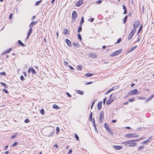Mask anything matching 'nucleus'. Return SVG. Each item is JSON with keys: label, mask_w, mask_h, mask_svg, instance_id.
<instances>
[{"label": "nucleus", "mask_w": 154, "mask_h": 154, "mask_svg": "<svg viewBox=\"0 0 154 154\" xmlns=\"http://www.w3.org/2000/svg\"><path fill=\"white\" fill-rule=\"evenodd\" d=\"M125 145L130 147L134 146L137 145V143H133L132 140L122 142Z\"/></svg>", "instance_id": "f257e3e1"}, {"label": "nucleus", "mask_w": 154, "mask_h": 154, "mask_svg": "<svg viewBox=\"0 0 154 154\" xmlns=\"http://www.w3.org/2000/svg\"><path fill=\"white\" fill-rule=\"evenodd\" d=\"M138 91L137 89H134L132 90L131 91L128 93V94L130 95H136L137 94L139 93V92L138 93H137L138 92Z\"/></svg>", "instance_id": "f03ea898"}, {"label": "nucleus", "mask_w": 154, "mask_h": 154, "mask_svg": "<svg viewBox=\"0 0 154 154\" xmlns=\"http://www.w3.org/2000/svg\"><path fill=\"white\" fill-rule=\"evenodd\" d=\"M136 30H135L134 29H132L131 30L128 36V40H130L132 38V37L134 34Z\"/></svg>", "instance_id": "7ed1b4c3"}, {"label": "nucleus", "mask_w": 154, "mask_h": 154, "mask_svg": "<svg viewBox=\"0 0 154 154\" xmlns=\"http://www.w3.org/2000/svg\"><path fill=\"white\" fill-rule=\"evenodd\" d=\"M122 49H120L119 50H118L112 53L111 54L110 56H111L113 57L116 56L119 54H120L122 51Z\"/></svg>", "instance_id": "20e7f679"}, {"label": "nucleus", "mask_w": 154, "mask_h": 154, "mask_svg": "<svg viewBox=\"0 0 154 154\" xmlns=\"http://www.w3.org/2000/svg\"><path fill=\"white\" fill-rule=\"evenodd\" d=\"M140 24V22L137 20L134 23L133 25L134 28L133 29H134L135 30H136V29L138 26Z\"/></svg>", "instance_id": "39448f33"}, {"label": "nucleus", "mask_w": 154, "mask_h": 154, "mask_svg": "<svg viewBox=\"0 0 154 154\" xmlns=\"http://www.w3.org/2000/svg\"><path fill=\"white\" fill-rule=\"evenodd\" d=\"M104 112L102 111L101 112V113L100 114V122H103V121L104 119Z\"/></svg>", "instance_id": "423d86ee"}, {"label": "nucleus", "mask_w": 154, "mask_h": 154, "mask_svg": "<svg viewBox=\"0 0 154 154\" xmlns=\"http://www.w3.org/2000/svg\"><path fill=\"white\" fill-rule=\"evenodd\" d=\"M72 19L74 20H75L76 18L77 17V12L76 11H73L72 14Z\"/></svg>", "instance_id": "0eeeda50"}, {"label": "nucleus", "mask_w": 154, "mask_h": 154, "mask_svg": "<svg viewBox=\"0 0 154 154\" xmlns=\"http://www.w3.org/2000/svg\"><path fill=\"white\" fill-rule=\"evenodd\" d=\"M83 2V1L82 0H80L78 1L75 4V6L76 7L80 6Z\"/></svg>", "instance_id": "6e6552de"}, {"label": "nucleus", "mask_w": 154, "mask_h": 154, "mask_svg": "<svg viewBox=\"0 0 154 154\" xmlns=\"http://www.w3.org/2000/svg\"><path fill=\"white\" fill-rule=\"evenodd\" d=\"M32 32V28H30L28 31V33L27 34V36L26 37V39H28L31 33Z\"/></svg>", "instance_id": "1a4fd4ad"}, {"label": "nucleus", "mask_w": 154, "mask_h": 154, "mask_svg": "<svg viewBox=\"0 0 154 154\" xmlns=\"http://www.w3.org/2000/svg\"><path fill=\"white\" fill-rule=\"evenodd\" d=\"M113 147L116 150H119L122 148L123 147L122 146L114 145Z\"/></svg>", "instance_id": "9d476101"}, {"label": "nucleus", "mask_w": 154, "mask_h": 154, "mask_svg": "<svg viewBox=\"0 0 154 154\" xmlns=\"http://www.w3.org/2000/svg\"><path fill=\"white\" fill-rule=\"evenodd\" d=\"M102 101L99 102L97 104V109L99 111L102 108Z\"/></svg>", "instance_id": "9b49d317"}, {"label": "nucleus", "mask_w": 154, "mask_h": 154, "mask_svg": "<svg viewBox=\"0 0 154 154\" xmlns=\"http://www.w3.org/2000/svg\"><path fill=\"white\" fill-rule=\"evenodd\" d=\"M37 22L38 21H37L35 22H34V21H32L29 25V28H32V27L34 26V25L37 23Z\"/></svg>", "instance_id": "f8f14e48"}, {"label": "nucleus", "mask_w": 154, "mask_h": 154, "mask_svg": "<svg viewBox=\"0 0 154 154\" xmlns=\"http://www.w3.org/2000/svg\"><path fill=\"white\" fill-rule=\"evenodd\" d=\"M65 41L67 43L69 47H71L72 46L70 41L67 38H66L65 39Z\"/></svg>", "instance_id": "ddd939ff"}, {"label": "nucleus", "mask_w": 154, "mask_h": 154, "mask_svg": "<svg viewBox=\"0 0 154 154\" xmlns=\"http://www.w3.org/2000/svg\"><path fill=\"white\" fill-rule=\"evenodd\" d=\"M50 130L51 131V133L49 134L48 136L51 137L53 135L55 132V130L53 128H51Z\"/></svg>", "instance_id": "4468645a"}, {"label": "nucleus", "mask_w": 154, "mask_h": 154, "mask_svg": "<svg viewBox=\"0 0 154 154\" xmlns=\"http://www.w3.org/2000/svg\"><path fill=\"white\" fill-rule=\"evenodd\" d=\"M75 91L77 93H78L80 95H82L84 94V92L82 91H81V90H75Z\"/></svg>", "instance_id": "2eb2a0df"}, {"label": "nucleus", "mask_w": 154, "mask_h": 154, "mask_svg": "<svg viewBox=\"0 0 154 154\" xmlns=\"http://www.w3.org/2000/svg\"><path fill=\"white\" fill-rule=\"evenodd\" d=\"M133 136V134H127L125 135V137H127L131 138Z\"/></svg>", "instance_id": "dca6fc26"}, {"label": "nucleus", "mask_w": 154, "mask_h": 154, "mask_svg": "<svg viewBox=\"0 0 154 154\" xmlns=\"http://www.w3.org/2000/svg\"><path fill=\"white\" fill-rule=\"evenodd\" d=\"M92 122L93 123V125L94 126V128L95 129V130L97 131V128H96V124H95V123L94 119V118H93V119Z\"/></svg>", "instance_id": "f3484780"}, {"label": "nucleus", "mask_w": 154, "mask_h": 154, "mask_svg": "<svg viewBox=\"0 0 154 154\" xmlns=\"http://www.w3.org/2000/svg\"><path fill=\"white\" fill-rule=\"evenodd\" d=\"M137 46H135L132 47L131 49H130L128 51V52L129 53L130 52L132 51H133L137 47Z\"/></svg>", "instance_id": "a211bd4d"}, {"label": "nucleus", "mask_w": 154, "mask_h": 154, "mask_svg": "<svg viewBox=\"0 0 154 154\" xmlns=\"http://www.w3.org/2000/svg\"><path fill=\"white\" fill-rule=\"evenodd\" d=\"M94 74L92 73H86L85 74V75L87 77H90L92 76Z\"/></svg>", "instance_id": "6ab92c4d"}, {"label": "nucleus", "mask_w": 154, "mask_h": 154, "mask_svg": "<svg viewBox=\"0 0 154 154\" xmlns=\"http://www.w3.org/2000/svg\"><path fill=\"white\" fill-rule=\"evenodd\" d=\"M18 43L19 45H21L22 47H24L25 46V45L24 44H23L22 42L20 40H18Z\"/></svg>", "instance_id": "aec40b11"}, {"label": "nucleus", "mask_w": 154, "mask_h": 154, "mask_svg": "<svg viewBox=\"0 0 154 154\" xmlns=\"http://www.w3.org/2000/svg\"><path fill=\"white\" fill-rule=\"evenodd\" d=\"M112 101L113 100H112L111 99H110L107 101L106 103V104L107 105H109Z\"/></svg>", "instance_id": "412c9836"}, {"label": "nucleus", "mask_w": 154, "mask_h": 154, "mask_svg": "<svg viewBox=\"0 0 154 154\" xmlns=\"http://www.w3.org/2000/svg\"><path fill=\"white\" fill-rule=\"evenodd\" d=\"M53 108L56 109H60V107L56 104L53 105Z\"/></svg>", "instance_id": "4be33fe9"}, {"label": "nucleus", "mask_w": 154, "mask_h": 154, "mask_svg": "<svg viewBox=\"0 0 154 154\" xmlns=\"http://www.w3.org/2000/svg\"><path fill=\"white\" fill-rule=\"evenodd\" d=\"M90 57L93 58H95L96 57V56L95 54L92 53L90 54Z\"/></svg>", "instance_id": "5701e85b"}, {"label": "nucleus", "mask_w": 154, "mask_h": 154, "mask_svg": "<svg viewBox=\"0 0 154 154\" xmlns=\"http://www.w3.org/2000/svg\"><path fill=\"white\" fill-rule=\"evenodd\" d=\"M0 84L2 85H3L5 88H8V86L6 85V84L5 83H3L2 82H1Z\"/></svg>", "instance_id": "b1692460"}, {"label": "nucleus", "mask_w": 154, "mask_h": 154, "mask_svg": "<svg viewBox=\"0 0 154 154\" xmlns=\"http://www.w3.org/2000/svg\"><path fill=\"white\" fill-rule=\"evenodd\" d=\"M63 33L64 35H67L69 34V31L67 29H65Z\"/></svg>", "instance_id": "393cba45"}, {"label": "nucleus", "mask_w": 154, "mask_h": 154, "mask_svg": "<svg viewBox=\"0 0 154 154\" xmlns=\"http://www.w3.org/2000/svg\"><path fill=\"white\" fill-rule=\"evenodd\" d=\"M107 131L109 132L111 135H114L113 132L109 128H108V129H107Z\"/></svg>", "instance_id": "a878e982"}, {"label": "nucleus", "mask_w": 154, "mask_h": 154, "mask_svg": "<svg viewBox=\"0 0 154 154\" xmlns=\"http://www.w3.org/2000/svg\"><path fill=\"white\" fill-rule=\"evenodd\" d=\"M12 50V49L11 48H10L9 49L6 50L5 51H4V54H6V53H8L11 50Z\"/></svg>", "instance_id": "bb28decb"}, {"label": "nucleus", "mask_w": 154, "mask_h": 154, "mask_svg": "<svg viewBox=\"0 0 154 154\" xmlns=\"http://www.w3.org/2000/svg\"><path fill=\"white\" fill-rule=\"evenodd\" d=\"M144 148V146H140L137 149L138 151Z\"/></svg>", "instance_id": "cd10ccee"}, {"label": "nucleus", "mask_w": 154, "mask_h": 154, "mask_svg": "<svg viewBox=\"0 0 154 154\" xmlns=\"http://www.w3.org/2000/svg\"><path fill=\"white\" fill-rule=\"evenodd\" d=\"M92 114H93L92 112H91L90 114V116H89V119H90V121H92V120H93V119H92Z\"/></svg>", "instance_id": "c85d7f7f"}, {"label": "nucleus", "mask_w": 154, "mask_h": 154, "mask_svg": "<svg viewBox=\"0 0 154 154\" xmlns=\"http://www.w3.org/2000/svg\"><path fill=\"white\" fill-rule=\"evenodd\" d=\"M81 25H80V26H79V27L78 29V32H80L82 30V27L81 26Z\"/></svg>", "instance_id": "c756f323"}, {"label": "nucleus", "mask_w": 154, "mask_h": 154, "mask_svg": "<svg viewBox=\"0 0 154 154\" xmlns=\"http://www.w3.org/2000/svg\"><path fill=\"white\" fill-rule=\"evenodd\" d=\"M127 17H128L126 15L124 17V18H123V20H124L123 21V23H125L126 22V20H127Z\"/></svg>", "instance_id": "7c9ffc66"}, {"label": "nucleus", "mask_w": 154, "mask_h": 154, "mask_svg": "<svg viewBox=\"0 0 154 154\" xmlns=\"http://www.w3.org/2000/svg\"><path fill=\"white\" fill-rule=\"evenodd\" d=\"M84 17H82L81 18V20L80 23V25H82V24L84 23Z\"/></svg>", "instance_id": "2f4dec72"}, {"label": "nucleus", "mask_w": 154, "mask_h": 154, "mask_svg": "<svg viewBox=\"0 0 154 154\" xmlns=\"http://www.w3.org/2000/svg\"><path fill=\"white\" fill-rule=\"evenodd\" d=\"M112 94L110 96V97H111L110 99L112 100H113V101L115 99V98H116V96H114L112 97H112Z\"/></svg>", "instance_id": "473e14b6"}, {"label": "nucleus", "mask_w": 154, "mask_h": 154, "mask_svg": "<svg viewBox=\"0 0 154 154\" xmlns=\"http://www.w3.org/2000/svg\"><path fill=\"white\" fill-rule=\"evenodd\" d=\"M31 71L32 73L33 74H35L36 73L35 69L32 67L31 68Z\"/></svg>", "instance_id": "72a5a7b5"}, {"label": "nucleus", "mask_w": 154, "mask_h": 154, "mask_svg": "<svg viewBox=\"0 0 154 154\" xmlns=\"http://www.w3.org/2000/svg\"><path fill=\"white\" fill-rule=\"evenodd\" d=\"M75 139L77 140V141L79 140V138L78 136L76 134H75Z\"/></svg>", "instance_id": "f704fd0d"}, {"label": "nucleus", "mask_w": 154, "mask_h": 154, "mask_svg": "<svg viewBox=\"0 0 154 154\" xmlns=\"http://www.w3.org/2000/svg\"><path fill=\"white\" fill-rule=\"evenodd\" d=\"M142 26H141L139 28V30L137 32V35H138V34H139L140 32V31H141V30L142 28Z\"/></svg>", "instance_id": "c9c22d12"}, {"label": "nucleus", "mask_w": 154, "mask_h": 154, "mask_svg": "<svg viewBox=\"0 0 154 154\" xmlns=\"http://www.w3.org/2000/svg\"><path fill=\"white\" fill-rule=\"evenodd\" d=\"M104 126L106 128L107 130V129H108V128H109L108 125L106 123H105L104 125Z\"/></svg>", "instance_id": "e433bc0d"}, {"label": "nucleus", "mask_w": 154, "mask_h": 154, "mask_svg": "<svg viewBox=\"0 0 154 154\" xmlns=\"http://www.w3.org/2000/svg\"><path fill=\"white\" fill-rule=\"evenodd\" d=\"M18 144V143L17 142H14L12 145V146H13V147H14L15 146H17V145Z\"/></svg>", "instance_id": "4c0bfd02"}, {"label": "nucleus", "mask_w": 154, "mask_h": 154, "mask_svg": "<svg viewBox=\"0 0 154 154\" xmlns=\"http://www.w3.org/2000/svg\"><path fill=\"white\" fill-rule=\"evenodd\" d=\"M0 75H6V73L5 72H2L0 73Z\"/></svg>", "instance_id": "58836bf2"}, {"label": "nucleus", "mask_w": 154, "mask_h": 154, "mask_svg": "<svg viewBox=\"0 0 154 154\" xmlns=\"http://www.w3.org/2000/svg\"><path fill=\"white\" fill-rule=\"evenodd\" d=\"M141 140V138H139L138 139L134 140H132V141H133V142L134 143V142L138 141H140V140Z\"/></svg>", "instance_id": "ea45409f"}, {"label": "nucleus", "mask_w": 154, "mask_h": 154, "mask_svg": "<svg viewBox=\"0 0 154 154\" xmlns=\"http://www.w3.org/2000/svg\"><path fill=\"white\" fill-rule=\"evenodd\" d=\"M17 133H16L12 137L11 139H12L16 137H17Z\"/></svg>", "instance_id": "a19ab883"}, {"label": "nucleus", "mask_w": 154, "mask_h": 154, "mask_svg": "<svg viewBox=\"0 0 154 154\" xmlns=\"http://www.w3.org/2000/svg\"><path fill=\"white\" fill-rule=\"evenodd\" d=\"M40 112L42 114H44V110L43 109H41L40 111Z\"/></svg>", "instance_id": "79ce46f5"}, {"label": "nucleus", "mask_w": 154, "mask_h": 154, "mask_svg": "<svg viewBox=\"0 0 154 154\" xmlns=\"http://www.w3.org/2000/svg\"><path fill=\"white\" fill-rule=\"evenodd\" d=\"M40 3L39 1H37L35 2V6H38L39 5Z\"/></svg>", "instance_id": "37998d69"}, {"label": "nucleus", "mask_w": 154, "mask_h": 154, "mask_svg": "<svg viewBox=\"0 0 154 154\" xmlns=\"http://www.w3.org/2000/svg\"><path fill=\"white\" fill-rule=\"evenodd\" d=\"M78 37L79 39L81 40H82V37L80 34H78Z\"/></svg>", "instance_id": "c03bdc74"}, {"label": "nucleus", "mask_w": 154, "mask_h": 154, "mask_svg": "<svg viewBox=\"0 0 154 154\" xmlns=\"http://www.w3.org/2000/svg\"><path fill=\"white\" fill-rule=\"evenodd\" d=\"M151 140V137H149L147 140V143H148L149 142H150Z\"/></svg>", "instance_id": "a18cd8bd"}, {"label": "nucleus", "mask_w": 154, "mask_h": 154, "mask_svg": "<svg viewBox=\"0 0 154 154\" xmlns=\"http://www.w3.org/2000/svg\"><path fill=\"white\" fill-rule=\"evenodd\" d=\"M56 133H57L60 131V128L58 127H57L56 128Z\"/></svg>", "instance_id": "49530a36"}, {"label": "nucleus", "mask_w": 154, "mask_h": 154, "mask_svg": "<svg viewBox=\"0 0 154 154\" xmlns=\"http://www.w3.org/2000/svg\"><path fill=\"white\" fill-rule=\"evenodd\" d=\"M24 122L26 123H28L29 122V120L28 119H25Z\"/></svg>", "instance_id": "de8ad7c7"}, {"label": "nucleus", "mask_w": 154, "mask_h": 154, "mask_svg": "<svg viewBox=\"0 0 154 154\" xmlns=\"http://www.w3.org/2000/svg\"><path fill=\"white\" fill-rule=\"evenodd\" d=\"M121 41V38H120L118 39V40L117 41V43L118 44Z\"/></svg>", "instance_id": "09e8293b"}, {"label": "nucleus", "mask_w": 154, "mask_h": 154, "mask_svg": "<svg viewBox=\"0 0 154 154\" xmlns=\"http://www.w3.org/2000/svg\"><path fill=\"white\" fill-rule=\"evenodd\" d=\"M3 91H4V92H5V93L6 94H8L9 92L6 89H3Z\"/></svg>", "instance_id": "8fccbe9b"}, {"label": "nucleus", "mask_w": 154, "mask_h": 154, "mask_svg": "<svg viewBox=\"0 0 154 154\" xmlns=\"http://www.w3.org/2000/svg\"><path fill=\"white\" fill-rule=\"evenodd\" d=\"M134 100V98H132L131 99H129L128 100V101H130V102H132Z\"/></svg>", "instance_id": "3c124183"}, {"label": "nucleus", "mask_w": 154, "mask_h": 154, "mask_svg": "<svg viewBox=\"0 0 154 154\" xmlns=\"http://www.w3.org/2000/svg\"><path fill=\"white\" fill-rule=\"evenodd\" d=\"M94 20V18H91L90 19H88V20L89 21L90 20V21L91 22H92Z\"/></svg>", "instance_id": "603ef678"}, {"label": "nucleus", "mask_w": 154, "mask_h": 154, "mask_svg": "<svg viewBox=\"0 0 154 154\" xmlns=\"http://www.w3.org/2000/svg\"><path fill=\"white\" fill-rule=\"evenodd\" d=\"M73 45L75 47H76V48H77V44L76 43H73Z\"/></svg>", "instance_id": "864d4df0"}, {"label": "nucleus", "mask_w": 154, "mask_h": 154, "mask_svg": "<svg viewBox=\"0 0 154 154\" xmlns=\"http://www.w3.org/2000/svg\"><path fill=\"white\" fill-rule=\"evenodd\" d=\"M146 143H147V140L145 141H144L143 142L141 143V144H146Z\"/></svg>", "instance_id": "5fc2aeb1"}, {"label": "nucleus", "mask_w": 154, "mask_h": 154, "mask_svg": "<svg viewBox=\"0 0 154 154\" xmlns=\"http://www.w3.org/2000/svg\"><path fill=\"white\" fill-rule=\"evenodd\" d=\"M133 137H135V138L138 137H139L138 135H137L136 134H133Z\"/></svg>", "instance_id": "6e6d98bb"}, {"label": "nucleus", "mask_w": 154, "mask_h": 154, "mask_svg": "<svg viewBox=\"0 0 154 154\" xmlns=\"http://www.w3.org/2000/svg\"><path fill=\"white\" fill-rule=\"evenodd\" d=\"M154 96V94H153L150 96L149 98V100H150L152 98H153Z\"/></svg>", "instance_id": "4d7b16f0"}, {"label": "nucleus", "mask_w": 154, "mask_h": 154, "mask_svg": "<svg viewBox=\"0 0 154 154\" xmlns=\"http://www.w3.org/2000/svg\"><path fill=\"white\" fill-rule=\"evenodd\" d=\"M20 79L22 81H23L24 80L23 76V75H21L20 77Z\"/></svg>", "instance_id": "13d9d810"}, {"label": "nucleus", "mask_w": 154, "mask_h": 154, "mask_svg": "<svg viewBox=\"0 0 154 154\" xmlns=\"http://www.w3.org/2000/svg\"><path fill=\"white\" fill-rule=\"evenodd\" d=\"M66 94L69 97H71V95H70V94L69 93L66 92Z\"/></svg>", "instance_id": "bf43d9fd"}, {"label": "nucleus", "mask_w": 154, "mask_h": 154, "mask_svg": "<svg viewBox=\"0 0 154 154\" xmlns=\"http://www.w3.org/2000/svg\"><path fill=\"white\" fill-rule=\"evenodd\" d=\"M77 66L78 67V68H79V69L80 70H81L82 69V67L79 66V65H78Z\"/></svg>", "instance_id": "052dcab7"}, {"label": "nucleus", "mask_w": 154, "mask_h": 154, "mask_svg": "<svg viewBox=\"0 0 154 154\" xmlns=\"http://www.w3.org/2000/svg\"><path fill=\"white\" fill-rule=\"evenodd\" d=\"M106 97H105L104 99H103V104H105V102H106Z\"/></svg>", "instance_id": "680f3d73"}, {"label": "nucleus", "mask_w": 154, "mask_h": 154, "mask_svg": "<svg viewBox=\"0 0 154 154\" xmlns=\"http://www.w3.org/2000/svg\"><path fill=\"white\" fill-rule=\"evenodd\" d=\"M72 152V150L71 149H70L69 150V151L68 153V154H71V153Z\"/></svg>", "instance_id": "e2e57ef3"}, {"label": "nucleus", "mask_w": 154, "mask_h": 154, "mask_svg": "<svg viewBox=\"0 0 154 154\" xmlns=\"http://www.w3.org/2000/svg\"><path fill=\"white\" fill-rule=\"evenodd\" d=\"M102 2V1L100 0H99L97 2V3H98L99 4H100Z\"/></svg>", "instance_id": "0e129e2a"}, {"label": "nucleus", "mask_w": 154, "mask_h": 154, "mask_svg": "<svg viewBox=\"0 0 154 154\" xmlns=\"http://www.w3.org/2000/svg\"><path fill=\"white\" fill-rule=\"evenodd\" d=\"M92 83H93V82H88L86 83L85 85H87L90 84Z\"/></svg>", "instance_id": "69168bd1"}, {"label": "nucleus", "mask_w": 154, "mask_h": 154, "mask_svg": "<svg viewBox=\"0 0 154 154\" xmlns=\"http://www.w3.org/2000/svg\"><path fill=\"white\" fill-rule=\"evenodd\" d=\"M127 13V10L125 9L124 10V14H126Z\"/></svg>", "instance_id": "338daca9"}, {"label": "nucleus", "mask_w": 154, "mask_h": 154, "mask_svg": "<svg viewBox=\"0 0 154 154\" xmlns=\"http://www.w3.org/2000/svg\"><path fill=\"white\" fill-rule=\"evenodd\" d=\"M132 13L131 12H130L128 13V15L130 17Z\"/></svg>", "instance_id": "774afa93"}]
</instances>
